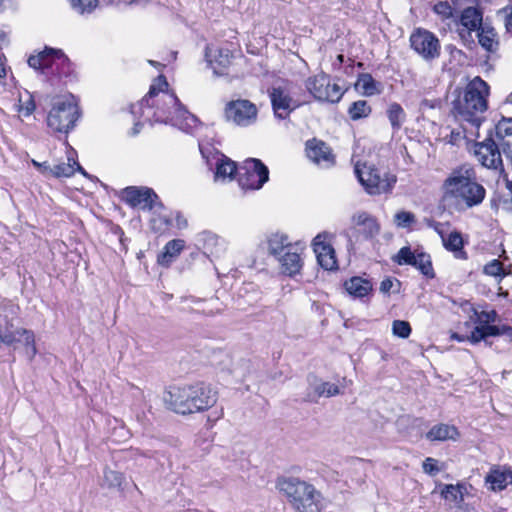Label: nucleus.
I'll return each mask as SVG.
<instances>
[{
	"label": "nucleus",
	"instance_id": "1",
	"mask_svg": "<svg viewBox=\"0 0 512 512\" xmlns=\"http://www.w3.org/2000/svg\"><path fill=\"white\" fill-rule=\"evenodd\" d=\"M217 401L216 392L203 382L172 387L165 396L169 408L179 414H191L209 409Z\"/></svg>",
	"mask_w": 512,
	"mask_h": 512
},
{
	"label": "nucleus",
	"instance_id": "2",
	"mask_svg": "<svg viewBox=\"0 0 512 512\" xmlns=\"http://www.w3.org/2000/svg\"><path fill=\"white\" fill-rule=\"evenodd\" d=\"M489 87L480 77H475L465 88L463 96L453 101L452 112L461 122H467L478 129L487 109Z\"/></svg>",
	"mask_w": 512,
	"mask_h": 512
},
{
	"label": "nucleus",
	"instance_id": "3",
	"mask_svg": "<svg viewBox=\"0 0 512 512\" xmlns=\"http://www.w3.org/2000/svg\"><path fill=\"white\" fill-rule=\"evenodd\" d=\"M443 186L447 197L453 198L457 204H464L466 208L480 205L486 196L485 188L476 181L471 168L454 169Z\"/></svg>",
	"mask_w": 512,
	"mask_h": 512
},
{
	"label": "nucleus",
	"instance_id": "4",
	"mask_svg": "<svg viewBox=\"0 0 512 512\" xmlns=\"http://www.w3.org/2000/svg\"><path fill=\"white\" fill-rule=\"evenodd\" d=\"M277 487L297 512H320L321 494L313 485L296 477H282L278 479Z\"/></svg>",
	"mask_w": 512,
	"mask_h": 512
},
{
	"label": "nucleus",
	"instance_id": "5",
	"mask_svg": "<svg viewBox=\"0 0 512 512\" xmlns=\"http://www.w3.org/2000/svg\"><path fill=\"white\" fill-rule=\"evenodd\" d=\"M162 105H157L154 115L158 121L171 123L180 130L191 133L198 124V118L190 113L174 93H164Z\"/></svg>",
	"mask_w": 512,
	"mask_h": 512
},
{
	"label": "nucleus",
	"instance_id": "6",
	"mask_svg": "<svg viewBox=\"0 0 512 512\" xmlns=\"http://www.w3.org/2000/svg\"><path fill=\"white\" fill-rule=\"evenodd\" d=\"M80 117L78 104L73 95L53 98L52 107L47 115V126L58 133L67 134Z\"/></svg>",
	"mask_w": 512,
	"mask_h": 512
},
{
	"label": "nucleus",
	"instance_id": "7",
	"mask_svg": "<svg viewBox=\"0 0 512 512\" xmlns=\"http://www.w3.org/2000/svg\"><path fill=\"white\" fill-rule=\"evenodd\" d=\"M0 346L17 350L22 347L29 359L37 353L35 335L32 330L17 327L7 316L0 315Z\"/></svg>",
	"mask_w": 512,
	"mask_h": 512
},
{
	"label": "nucleus",
	"instance_id": "8",
	"mask_svg": "<svg viewBox=\"0 0 512 512\" xmlns=\"http://www.w3.org/2000/svg\"><path fill=\"white\" fill-rule=\"evenodd\" d=\"M355 173L365 191L370 195L388 194L393 190L397 177L396 175L382 171L374 165L359 164L355 167Z\"/></svg>",
	"mask_w": 512,
	"mask_h": 512
},
{
	"label": "nucleus",
	"instance_id": "9",
	"mask_svg": "<svg viewBox=\"0 0 512 512\" xmlns=\"http://www.w3.org/2000/svg\"><path fill=\"white\" fill-rule=\"evenodd\" d=\"M238 184L243 190H258L269 180V170L259 159L248 158L237 171Z\"/></svg>",
	"mask_w": 512,
	"mask_h": 512
},
{
	"label": "nucleus",
	"instance_id": "10",
	"mask_svg": "<svg viewBox=\"0 0 512 512\" xmlns=\"http://www.w3.org/2000/svg\"><path fill=\"white\" fill-rule=\"evenodd\" d=\"M305 87L318 101L337 103L343 96L341 88L337 84H331L329 76L323 72L307 78Z\"/></svg>",
	"mask_w": 512,
	"mask_h": 512
},
{
	"label": "nucleus",
	"instance_id": "11",
	"mask_svg": "<svg viewBox=\"0 0 512 512\" xmlns=\"http://www.w3.org/2000/svg\"><path fill=\"white\" fill-rule=\"evenodd\" d=\"M273 113L276 118L285 120L300 104L291 96L288 83L275 85L268 90Z\"/></svg>",
	"mask_w": 512,
	"mask_h": 512
},
{
	"label": "nucleus",
	"instance_id": "12",
	"mask_svg": "<svg viewBox=\"0 0 512 512\" xmlns=\"http://www.w3.org/2000/svg\"><path fill=\"white\" fill-rule=\"evenodd\" d=\"M409 41L411 48L427 61L434 60L440 55L438 38L426 29H416L410 35Z\"/></svg>",
	"mask_w": 512,
	"mask_h": 512
},
{
	"label": "nucleus",
	"instance_id": "13",
	"mask_svg": "<svg viewBox=\"0 0 512 512\" xmlns=\"http://www.w3.org/2000/svg\"><path fill=\"white\" fill-rule=\"evenodd\" d=\"M123 199L133 208L149 211L155 208L164 209L158 195L148 187H126L123 190Z\"/></svg>",
	"mask_w": 512,
	"mask_h": 512
},
{
	"label": "nucleus",
	"instance_id": "14",
	"mask_svg": "<svg viewBox=\"0 0 512 512\" xmlns=\"http://www.w3.org/2000/svg\"><path fill=\"white\" fill-rule=\"evenodd\" d=\"M258 110L254 103L247 99L230 101L225 106V118L242 127L253 124L257 119Z\"/></svg>",
	"mask_w": 512,
	"mask_h": 512
},
{
	"label": "nucleus",
	"instance_id": "15",
	"mask_svg": "<svg viewBox=\"0 0 512 512\" xmlns=\"http://www.w3.org/2000/svg\"><path fill=\"white\" fill-rule=\"evenodd\" d=\"M474 154L482 166L488 169L503 171L501 158L502 149L499 142L496 143L490 136L482 142L475 144Z\"/></svg>",
	"mask_w": 512,
	"mask_h": 512
},
{
	"label": "nucleus",
	"instance_id": "16",
	"mask_svg": "<svg viewBox=\"0 0 512 512\" xmlns=\"http://www.w3.org/2000/svg\"><path fill=\"white\" fill-rule=\"evenodd\" d=\"M69 64L67 56L59 49L45 47L37 55H31L28 58V65L36 70L52 68L54 65L57 67Z\"/></svg>",
	"mask_w": 512,
	"mask_h": 512
},
{
	"label": "nucleus",
	"instance_id": "17",
	"mask_svg": "<svg viewBox=\"0 0 512 512\" xmlns=\"http://www.w3.org/2000/svg\"><path fill=\"white\" fill-rule=\"evenodd\" d=\"M196 245L208 257L219 258L226 250V243L211 231H202L195 237Z\"/></svg>",
	"mask_w": 512,
	"mask_h": 512
},
{
	"label": "nucleus",
	"instance_id": "18",
	"mask_svg": "<svg viewBox=\"0 0 512 512\" xmlns=\"http://www.w3.org/2000/svg\"><path fill=\"white\" fill-rule=\"evenodd\" d=\"M325 236L318 234L312 242L313 251L316 254L319 265L325 270H336L337 260L335 251L330 244L325 243Z\"/></svg>",
	"mask_w": 512,
	"mask_h": 512
},
{
	"label": "nucleus",
	"instance_id": "19",
	"mask_svg": "<svg viewBox=\"0 0 512 512\" xmlns=\"http://www.w3.org/2000/svg\"><path fill=\"white\" fill-rule=\"evenodd\" d=\"M490 336H507L512 341V326L506 324L475 326L468 340L473 344L484 341L486 344L491 345L487 341V338Z\"/></svg>",
	"mask_w": 512,
	"mask_h": 512
},
{
	"label": "nucleus",
	"instance_id": "20",
	"mask_svg": "<svg viewBox=\"0 0 512 512\" xmlns=\"http://www.w3.org/2000/svg\"><path fill=\"white\" fill-rule=\"evenodd\" d=\"M352 222L357 232L364 239H371L380 232V225L377 219L367 212L362 211L354 214Z\"/></svg>",
	"mask_w": 512,
	"mask_h": 512
},
{
	"label": "nucleus",
	"instance_id": "21",
	"mask_svg": "<svg viewBox=\"0 0 512 512\" xmlns=\"http://www.w3.org/2000/svg\"><path fill=\"white\" fill-rule=\"evenodd\" d=\"M486 484L493 491H501L512 484V470L505 467H493L485 477Z\"/></svg>",
	"mask_w": 512,
	"mask_h": 512
},
{
	"label": "nucleus",
	"instance_id": "22",
	"mask_svg": "<svg viewBox=\"0 0 512 512\" xmlns=\"http://www.w3.org/2000/svg\"><path fill=\"white\" fill-rule=\"evenodd\" d=\"M277 261L282 273L290 277L300 273L303 266L302 258L294 246L288 249Z\"/></svg>",
	"mask_w": 512,
	"mask_h": 512
},
{
	"label": "nucleus",
	"instance_id": "23",
	"mask_svg": "<svg viewBox=\"0 0 512 512\" xmlns=\"http://www.w3.org/2000/svg\"><path fill=\"white\" fill-rule=\"evenodd\" d=\"M496 138L506 156L512 154V118L503 117L495 126Z\"/></svg>",
	"mask_w": 512,
	"mask_h": 512
},
{
	"label": "nucleus",
	"instance_id": "24",
	"mask_svg": "<svg viewBox=\"0 0 512 512\" xmlns=\"http://www.w3.org/2000/svg\"><path fill=\"white\" fill-rule=\"evenodd\" d=\"M339 393L340 389L336 384L321 381L319 383L310 385V388L305 395V401L317 403L318 398L320 397H332L338 395Z\"/></svg>",
	"mask_w": 512,
	"mask_h": 512
},
{
	"label": "nucleus",
	"instance_id": "25",
	"mask_svg": "<svg viewBox=\"0 0 512 512\" xmlns=\"http://www.w3.org/2000/svg\"><path fill=\"white\" fill-rule=\"evenodd\" d=\"M306 153L308 158L315 163L332 162L333 160L331 150L326 143L316 139L307 141Z\"/></svg>",
	"mask_w": 512,
	"mask_h": 512
},
{
	"label": "nucleus",
	"instance_id": "26",
	"mask_svg": "<svg viewBox=\"0 0 512 512\" xmlns=\"http://www.w3.org/2000/svg\"><path fill=\"white\" fill-rule=\"evenodd\" d=\"M441 240L444 248L453 253L456 259L466 260L468 258L467 252L464 250V241L460 232L452 231L449 234H445Z\"/></svg>",
	"mask_w": 512,
	"mask_h": 512
},
{
	"label": "nucleus",
	"instance_id": "27",
	"mask_svg": "<svg viewBox=\"0 0 512 512\" xmlns=\"http://www.w3.org/2000/svg\"><path fill=\"white\" fill-rule=\"evenodd\" d=\"M460 23L468 30V34L471 31H478L485 25L483 24L482 10L475 6L466 7L461 13Z\"/></svg>",
	"mask_w": 512,
	"mask_h": 512
},
{
	"label": "nucleus",
	"instance_id": "28",
	"mask_svg": "<svg viewBox=\"0 0 512 512\" xmlns=\"http://www.w3.org/2000/svg\"><path fill=\"white\" fill-rule=\"evenodd\" d=\"M460 436L458 429L454 425L440 423L434 425L427 433L426 439L434 441L457 440Z\"/></svg>",
	"mask_w": 512,
	"mask_h": 512
},
{
	"label": "nucleus",
	"instance_id": "29",
	"mask_svg": "<svg viewBox=\"0 0 512 512\" xmlns=\"http://www.w3.org/2000/svg\"><path fill=\"white\" fill-rule=\"evenodd\" d=\"M346 291L355 298H363L372 292L373 285L370 280L359 276L351 277L344 282Z\"/></svg>",
	"mask_w": 512,
	"mask_h": 512
},
{
	"label": "nucleus",
	"instance_id": "30",
	"mask_svg": "<svg viewBox=\"0 0 512 512\" xmlns=\"http://www.w3.org/2000/svg\"><path fill=\"white\" fill-rule=\"evenodd\" d=\"M267 250L270 255L275 257L277 260L281 257L288 249L293 246L285 234H271L266 240Z\"/></svg>",
	"mask_w": 512,
	"mask_h": 512
},
{
	"label": "nucleus",
	"instance_id": "31",
	"mask_svg": "<svg viewBox=\"0 0 512 512\" xmlns=\"http://www.w3.org/2000/svg\"><path fill=\"white\" fill-rule=\"evenodd\" d=\"M185 242L182 239H173L166 243L163 252L158 255V263L168 267L184 249Z\"/></svg>",
	"mask_w": 512,
	"mask_h": 512
},
{
	"label": "nucleus",
	"instance_id": "32",
	"mask_svg": "<svg viewBox=\"0 0 512 512\" xmlns=\"http://www.w3.org/2000/svg\"><path fill=\"white\" fill-rule=\"evenodd\" d=\"M205 57L208 63L212 66L214 73L218 76L225 74L224 71L219 70L218 68L225 69L231 63V55L228 49H219L218 55H214V58H212V49L207 47Z\"/></svg>",
	"mask_w": 512,
	"mask_h": 512
},
{
	"label": "nucleus",
	"instance_id": "33",
	"mask_svg": "<svg viewBox=\"0 0 512 512\" xmlns=\"http://www.w3.org/2000/svg\"><path fill=\"white\" fill-rule=\"evenodd\" d=\"M238 167L234 161L221 154L216 159L214 178L218 180L232 179L237 173Z\"/></svg>",
	"mask_w": 512,
	"mask_h": 512
},
{
	"label": "nucleus",
	"instance_id": "34",
	"mask_svg": "<svg viewBox=\"0 0 512 512\" xmlns=\"http://www.w3.org/2000/svg\"><path fill=\"white\" fill-rule=\"evenodd\" d=\"M167 87L168 83L166 78L163 75L158 76L155 83L151 85L147 95L141 100V102L137 105L131 106V113L136 114L137 110H141L143 107H153L154 103H150L151 99H153L159 94L160 91H163V89Z\"/></svg>",
	"mask_w": 512,
	"mask_h": 512
},
{
	"label": "nucleus",
	"instance_id": "35",
	"mask_svg": "<svg viewBox=\"0 0 512 512\" xmlns=\"http://www.w3.org/2000/svg\"><path fill=\"white\" fill-rule=\"evenodd\" d=\"M478 42L482 48H484L487 52L494 53L497 51L499 42L497 39V33L494 28L488 26L487 24L481 27L477 31Z\"/></svg>",
	"mask_w": 512,
	"mask_h": 512
},
{
	"label": "nucleus",
	"instance_id": "36",
	"mask_svg": "<svg viewBox=\"0 0 512 512\" xmlns=\"http://www.w3.org/2000/svg\"><path fill=\"white\" fill-rule=\"evenodd\" d=\"M74 154H75L74 150H72L71 152L68 153V155H67L68 162H62L59 164H55L53 166H45V168H48L49 174H51L52 176H54L56 178L71 177L75 173V167H74V162H73V160H75L73 157Z\"/></svg>",
	"mask_w": 512,
	"mask_h": 512
},
{
	"label": "nucleus",
	"instance_id": "37",
	"mask_svg": "<svg viewBox=\"0 0 512 512\" xmlns=\"http://www.w3.org/2000/svg\"><path fill=\"white\" fill-rule=\"evenodd\" d=\"M356 86L365 96H373L381 93V84L375 81V79L369 73L360 74L358 76Z\"/></svg>",
	"mask_w": 512,
	"mask_h": 512
},
{
	"label": "nucleus",
	"instance_id": "38",
	"mask_svg": "<svg viewBox=\"0 0 512 512\" xmlns=\"http://www.w3.org/2000/svg\"><path fill=\"white\" fill-rule=\"evenodd\" d=\"M125 477L123 473L109 468H105L103 472V479L101 486L109 490H123V483Z\"/></svg>",
	"mask_w": 512,
	"mask_h": 512
},
{
	"label": "nucleus",
	"instance_id": "39",
	"mask_svg": "<svg viewBox=\"0 0 512 512\" xmlns=\"http://www.w3.org/2000/svg\"><path fill=\"white\" fill-rule=\"evenodd\" d=\"M387 117L394 131H398L406 119V113L400 104L394 102L387 109Z\"/></svg>",
	"mask_w": 512,
	"mask_h": 512
},
{
	"label": "nucleus",
	"instance_id": "40",
	"mask_svg": "<svg viewBox=\"0 0 512 512\" xmlns=\"http://www.w3.org/2000/svg\"><path fill=\"white\" fill-rule=\"evenodd\" d=\"M371 112L372 108L365 100L353 102L348 109V115L353 121L366 118L371 114Z\"/></svg>",
	"mask_w": 512,
	"mask_h": 512
},
{
	"label": "nucleus",
	"instance_id": "41",
	"mask_svg": "<svg viewBox=\"0 0 512 512\" xmlns=\"http://www.w3.org/2000/svg\"><path fill=\"white\" fill-rule=\"evenodd\" d=\"M412 266L416 267L425 277L429 279L435 277L431 257L427 253L421 252L416 254V260Z\"/></svg>",
	"mask_w": 512,
	"mask_h": 512
},
{
	"label": "nucleus",
	"instance_id": "42",
	"mask_svg": "<svg viewBox=\"0 0 512 512\" xmlns=\"http://www.w3.org/2000/svg\"><path fill=\"white\" fill-rule=\"evenodd\" d=\"M511 269H512V265H509V270L506 271L505 268L503 267L502 263L499 260L493 259L492 261H490L489 263H487L484 266L483 272L489 276H494V277L499 276V277L503 278L505 275L511 273Z\"/></svg>",
	"mask_w": 512,
	"mask_h": 512
},
{
	"label": "nucleus",
	"instance_id": "43",
	"mask_svg": "<svg viewBox=\"0 0 512 512\" xmlns=\"http://www.w3.org/2000/svg\"><path fill=\"white\" fill-rule=\"evenodd\" d=\"M416 223V217L414 213L410 211H398L394 215V224L398 228H411L413 224Z\"/></svg>",
	"mask_w": 512,
	"mask_h": 512
},
{
	"label": "nucleus",
	"instance_id": "44",
	"mask_svg": "<svg viewBox=\"0 0 512 512\" xmlns=\"http://www.w3.org/2000/svg\"><path fill=\"white\" fill-rule=\"evenodd\" d=\"M73 10L79 14L91 13L98 4V0H69Z\"/></svg>",
	"mask_w": 512,
	"mask_h": 512
},
{
	"label": "nucleus",
	"instance_id": "45",
	"mask_svg": "<svg viewBox=\"0 0 512 512\" xmlns=\"http://www.w3.org/2000/svg\"><path fill=\"white\" fill-rule=\"evenodd\" d=\"M473 312L476 316L475 323H477V326L493 324L498 318V314L495 310L478 312L475 308H473Z\"/></svg>",
	"mask_w": 512,
	"mask_h": 512
},
{
	"label": "nucleus",
	"instance_id": "46",
	"mask_svg": "<svg viewBox=\"0 0 512 512\" xmlns=\"http://www.w3.org/2000/svg\"><path fill=\"white\" fill-rule=\"evenodd\" d=\"M411 331V325L408 321L394 320L392 322V333L394 336L406 339L410 336Z\"/></svg>",
	"mask_w": 512,
	"mask_h": 512
},
{
	"label": "nucleus",
	"instance_id": "47",
	"mask_svg": "<svg viewBox=\"0 0 512 512\" xmlns=\"http://www.w3.org/2000/svg\"><path fill=\"white\" fill-rule=\"evenodd\" d=\"M152 228L157 232H163L172 225V218L166 214H157L152 220Z\"/></svg>",
	"mask_w": 512,
	"mask_h": 512
},
{
	"label": "nucleus",
	"instance_id": "48",
	"mask_svg": "<svg viewBox=\"0 0 512 512\" xmlns=\"http://www.w3.org/2000/svg\"><path fill=\"white\" fill-rule=\"evenodd\" d=\"M416 260V254H414L410 247H402L397 256H396V262L399 265H413V263Z\"/></svg>",
	"mask_w": 512,
	"mask_h": 512
},
{
	"label": "nucleus",
	"instance_id": "49",
	"mask_svg": "<svg viewBox=\"0 0 512 512\" xmlns=\"http://www.w3.org/2000/svg\"><path fill=\"white\" fill-rule=\"evenodd\" d=\"M441 494L446 500L451 501H456L458 497L462 496L460 486H454L452 484L445 485Z\"/></svg>",
	"mask_w": 512,
	"mask_h": 512
},
{
	"label": "nucleus",
	"instance_id": "50",
	"mask_svg": "<svg viewBox=\"0 0 512 512\" xmlns=\"http://www.w3.org/2000/svg\"><path fill=\"white\" fill-rule=\"evenodd\" d=\"M423 471L430 475L435 476L439 473L438 461L434 458L427 457L422 464Z\"/></svg>",
	"mask_w": 512,
	"mask_h": 512
},
{
	"label": "nucleus",
	"instance_id": "51",
	"mask_svg": "<svg viewBox=\"0 0 512 512\" xmlns=\"http://www.w3.org/2000/svg\"><path fill=\"white\" fill-rule=\"evenodd\" d=\"M434 12L448 18L452 15V7L447 1H438L433 8Z\"/></svg>",
	"mask_w": 512,
	"mask_h": 512
},
{
	"label": "nucleus",
	"instance_id": "52",
	"mask_svg": "<svg viewBox=\"0 0 512 512\" xmlns=\"http://www.w3.org/2000/svg\"><path fill=\"white\" fill-rule=\"evenodd\" d=\"M499 16L503 17L506 31L512 33V7H505L499 11Z\"/></svg>",
	"mask_w": 512,
	"mask_h": 512
},
{
	"label": "nucleus",
	"instance_id": "53",
	"mask_svg": "<svg viewBox=\"0 0 512 512\" xmlns=\"http://www.w3.org/2000/svg\"><path fill=\"white\" fill-rule=\"evenodd\" d=\"M36 108L35 102L32 96L23 103L19 105L18 111L22 113L24 116H30Z\"/></svg>",
	"mask_w": 512,
	"mask_h": 512
},
{
	"label": "nucleus",
	"instance_id": "54",
	"mask_svg": "<svg viewBox=\"0 0 512 512\" xmlns=\"http://www.w3.org/2000/svg\"><path fill=\"white\" fill-rule=\"evenodd\" d=\"M395 285H397L399 287L400 286V282L397 279H395V278L386 277L380 283V291L383 294H388Z\"/></svg>",
	"mask_w": 512,
	"mask_h": 512
},
{
	"label": "nucleus",
	"instance_id": "55",
	"mask_svg": "<svg viewBox=\"0 0 512 512\" xmlns=\"http://www.w3.org/2000/svg\"><path fill=\"white\" fill-rule=\"evenodd\" d=\"M425 223L429 228H432L442 239V237L446 234L444 231V224L437 222L431 218H426Z\"/></svg>",
	"mask_w": 512,
	"mask_h": 512
},
{
	"label": "nucleus",
	"instance_id": "56",
	"mask_svg": "<svg viewBox=\"0 0 512 512\" xmlns=\"http://www.w3.org/2000/svg\"><path fill=\"white\" fill-rule=\"evenodd\" d=\"M175 221H176V226L179 229H184L188 226L187 219L180 212L176 213Z\"/></svg>",
	"mask_w": 512,
	"mask_h": 512
},
{
	"label": "nucleus",
	"instance_id": "57",
	"mask_svg": "<svg viewBox=\"0 0 512 512\" xmlns=\"http://www.w3.org/2000/svg\"><path fill=\"white\" fill-rule=\"evenodd\" d=\"M8 43V35L7 33L0 29V47H2L3 45H6Z\"/></svg>",
	"mask_w": 512,
	"mask_h": 512
},
{
	"label": "nucleus",
	"instance_id": "58",
	"mask_svg": "<svg viewBox=\"0 0 512 512\" xmlns=\"http://www.w3.org/2000/svg\"><path fill=\"white\" fill-rule=\"evenodd\" d=\"M33 164H34L36 167L40 168L42 173H44V174L49 173V169H48V168H45V166H49L46 162H44V163L40 164V163H38V162H36V161H33Z\"/></svg>",
	"mask_w": 512,
	"mask_h": 512
},
{
	"label": "nucleus",
	"instance_id": "59",
	"mask_svg": "<svg viewBox=\"0 0 512 512\" xmlns=\"http://www.w3.org/2000/svg\"><path fill=\"white\" fill-rule=\"evenodd\" d=\"M73 162H74V167L76 166L75 171L77 170L82 175L89 177L88 173L83 169V167L76 160H73Z\"/></svg>",
	"mask_w": 512,
	"mask_h": 512
},
{
	"label": "nucleus",
	"instance_id": "60",
	"mask_svg": "<svg viewBox=\"0 0 512 512\" xmlns=\"http://www.w3.org/2000/svg\"><path fill=\"white\" fill-rule=\"evenodd\" d=\"M6 77V68L2 61V56L0 55V78Z\"/></svg>",
	"mask_w": 512,
	"mask_h": 512
},
{
	"label": "nucleus",
	"instance_id": "61",
	"mask_svg": "<svg viewBox=\"0 0 512 512\" xmlns=\"http://www.w3.org/2000/svg\"><path fill=\"white\" fill-rule=\"evenodd\" d=\"M141 126L140 122H136L133 127V135H136L139 133V127Z\"/></svg>",
	"mask_w": 512,
	"mask_h": 512
},
{
	"label": "nucleus",
	"instance_id": "62",
	"mask_svg": "<svg viewBox=\"0 0 512 512\" xmlns=\"http://www.w3.org/2000/svg\"><path fill=\"white\" fill-rule=\"evenodd\" d=\"M453 338L456 339L457 341H463V339H464L462 336H460L458 334H454Z\"/></svg>",
	"mask_w": 512,
	"mask_h": 512
},
{
	"label": "nucleus",
	"instance_id": "63",
	"mask_svg": "<svg viewBox=\"0 0 512 512\" xmlns=\"http://www.w3.org/2000/svg\"><path fill=\"white\" fill-rule=\"evenodd\" d=\"M507 187L512 191V183L508 182Z\"/></svg>",
	"mask_w": 512,
	"mask_h": 512
},
{
	"label": "nucleus",
	"instance_id": "64",
	"mask_svg": "<svg viewBox=\"0 0 512 512\" xmlns=\"http://www.w3.org/2000/svg\"><path fill=\"white\" fill-rule=\"evenodd\" d=\"M338 58H339V61L343 60V56L342 55H339Z\"/></svg>",
	"mask_w": 512,
	"mask_h": 512
}]
</instances>
